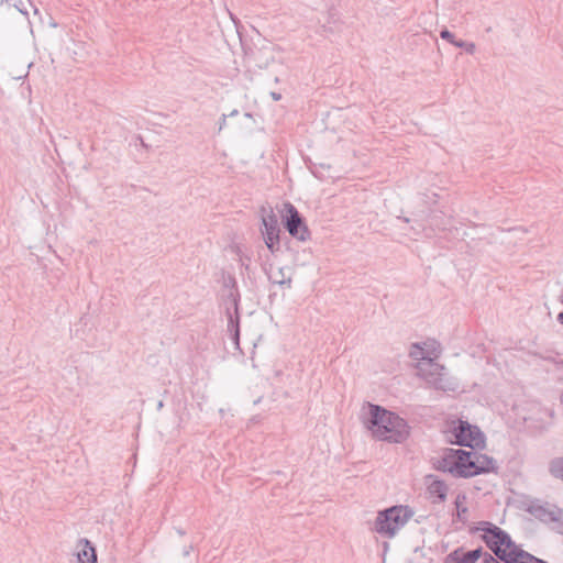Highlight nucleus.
Masks as SVG:
<instances>
[{"label":"nucleus","instance_id":"obj_1","mask_svg":"<svg viewBox=\"0 0 563 563\" xmlns=\"http://www.w3.org/2000/svg\"><path fill=\"white\" fill-rule=\"evenodd\" d=\"M435 468L455 477H472L494 471L496 461L474 450L445 449L443 456L437 461Z\"/></svg>","mask_w":563,"mask_h":563},{"label":"nucleus","instance_id":"obj_2","mask_svg":"<svg viewBox=\"0 0 563 563\" xmlns=\"http://www.w3.org/2000/svg\"><path fill=\"white\" fill-rule=\"evenodd\" d=\"M364 423L373 437L379 441L401 443L410 433L405 419L378 405L368 404Z\"/></svg>","mask_w":563,"mask_h":563},{"label":"nucleus","instance_id":"obj_3","mask_svg":"<svg viewBox=\"0 0 563 563\" xmlns=\"http://www.w3.org/2000/svg\"><path fill=\"white\" fill-rule=\"evenodd\" d=\"M413 512L408 506H393L379 511L374 530L380 536L394 538L409 521Z\"/></svg>","mask_w":563,"mask_h":563},{"label":"nucleus","instance_id":"obj_4","mask_svg":"<svg viewBox=\"0 0 563 563\" xmlns=\"http://www.w3.org/2000/svg\"><path fill=\"white\" fill-rule=\"evenodd\" d=\"M419 376L428 384L441 390H455L457 384L448 373V369L439 364L435 358L417 364Z\"/></svg>","mask_w":563,"mask_h":563},{"label":"nucleus","instance_id":"obj_5","mask_svg":"<svg viewBox=\"0 0 563 563\" xmlns=\"http://www.w3.org/2000/svg\"><path fill=\"white\" fill-rule=\"evenodd\" d=\"M485 525L487 526L483 529L485 531V534L483 536L485 543L498 559L507 561V558L505 556L508 555L507 549L510 551L517 545L514 543L510 536L499 527L489 522H485Z\"/></svg>","mask_w":563,"mask_h":563},{"label":"nucleus","instance_id":"obj_6","mask_svg":"<svg viewBox=\"0 0 563 563\" xmlns=\"http://www.w3.org/2000/svg\"><path fill=\"white\" fill-rule=\"evenodd\" d=\"M30 9L33 10L34 15H38V9L31 0H0V22L5 23L15 14H20L23 21L31 24Z\"/></svg>","mask_w":563,"mask_h":563},{"label":"nucleus","instance_id":"obj_7","mask_svg":"<svg viewBox=\"0 0 563 563\" xmlns=\"http://www.w3.org/2000/svg\"><path fill=\"white\" fill-rule=\"evenodd\" d=\"M285 209L287 216L285 218L284 224L288 233L292 238L302 242L309 240L310 232L307 225L303 223L298 210L291 203H286Z\"/></svg>","mask_w":563,"mask_h":563},{"label":"nucleus","instance_id":"obj_8","mask_svg":"<svg viewBox=\"0 0 563 563\" xmlns=\"http://www.w3.org/2000/svg\"><path fill=\"white\" fill-rule=\"evenodd\" d=\"M455 438L459 445L470 446L472 450L484 445V435L481 430L464 421H460L455 429Z\"/></svg>","mask_w":563,"mask_h":563},{"label":"nucleus","instance_id":"obj_9","mask_svg":"<svg viewBox=\"0 0 563 563\" xmlns=\"http://www.w3.org/2000/svg\"><path fill=\"white\" fill-rule=\"evenodd\" d=\"M262 225L261 229L263 239L265 242V245L271 251L272 254H275L280 245H279V233L280 229L278 227V220L277 217L271 212L266 217H263L262 219Z\"/></svg>","mask_w":563,"mask_h":563},{"label":"nucleus","instance_id":"obj_10","mask_svg":"<svg viewBox=\"0 0 563 563\" xmlns=\"http://www.w3.org/2000/svg\"><path fill=\"white\" fill-rule=\"evenodd\" d=\"M427 492L433 504L443 503L448 495V485L435 475L426 476Z\"/></svg>","mask_w":563,"mask_h":563},{"label":"nucleus","instance_id":"obj_11","mask_svg":"<svg viewBox=\"0 0 563 563\" xmlns=\"http://www.w3.org/2000/svg\"><path fill=\"white\" fill-rule=\"evenodd\" d=\"M506 563H541L542 559H539L518 547L508 551Z\"/></svg>","mask_w":563,"mask_h":563},{"label":"nucleus","instance_id":"obj_12","mask_svg":"<svg viewBox=\"0 0 563 563\" xmlns=\"http://www.w3.org/2000/svg\"><path fill=\"white\" fill-rule=\"evenodd\" d=\"M79 543L82 548L77 552L78 563H97L96 550L87 539H81Z\"/></svg>","mask_w":563,"mask_h":563},{"label":"nucleus","instance_id":"obj_13","mask_svg":"<svg viewBox=\"0 0 563 563\" xmlns=\"http://www.w3.org/2000/svg\"><path fill=\"white\" fill-rule=\"evenodd\" d=\"M432 355H433V351H430L428 349L427 343H422V344L413 343V344H411L410 350H409V356L412 360L418 361V363L433 360L434 357Z\"/></svg>","mask_w":563,"mask_h":563},{"label":"nucleus","instance_id":"obj_14","mask_svg":"<svg viewBox=\"0 0 563 563\" xmlns=\"http://www.w3.org/2000/svg\"><path fill=\"white\" fill-rule=\"evenodd\" d=\"M562 512L558 507H539L536 509L534 515L544 522L555 523Z\"/></svg>","mask_w":563,"mask_h":563},{"label":"nucleus","instance_id":"obj_15","mask_svg":"<svg viewBox=\"0 0 563 563\" xmlns=\"http://www.w3.org/2000/svg\"><path fill=\"white\" fill-rule=\"evenodd\" d=\"M294 269L290 266L278 268L277 273L272 277L273 283L280 286L291 287Z\"/></svg>","mask_w":563,"mask_h":563},{"label":"nucleus","instance_id":"obj_16","mask_svg":"<svg viewBox=\"0 0 563 563\" xmlns=\"http://www.w3.org/2000/svg\"><path fill=\"white\" fill-rule=\"evenodd\" d=\"M445 563H472L468 559L466 552H463L461 549L454 550L451 552L446 559Z\"/></svg>","mask_w":563,"mask_h":563},{"label":"nucleus","instance_id":"obj_17","mask_svg":"<svg viewBox=\"0 0 563 563\" xmlns=\"http://www.w3.org/2000/svg\"><path fill=\"white\" fill-rule=\"evenodd\" d=\"M551 473L555 477L563 479V459L554 460L551 463Z\"/></svg>","mask_w":563,"mask_h":563},{"label":"nucleus","instance_id":"obj_18","mask_svg":"<svg viewBox=\"0 0 563 563\" xmlns=\"http://www.w3.org/2000/svg\"><path fill=\"white\" fill-rule=\"evenodd\" d=\"M453 45L456 47L465 48V51L470 54H474L476 46L472 42H465L462 40H457L456 42H453Z\"/></svg>","mask_w":563,"mask_h":563},{"label":"nucleus","instance_id":"obj_19","mask_svg":"<svg viewBox=\"0 0 563 563\" xmlns=\"http://www.w3.org/2000/svg\"><path fill=\"white\" fill-rule=\"evenodd\" d=\"M466 554L468 555L470 561L472 563H475L482 556L483 550L482 548H477L475 550L466 552Z\"/></svg>","mask_w":563,"mask_h":563},{"label":"nucleus","instance_id":"obj_20","mask_svg":"<svg viewBox=\"0 0 563 563\" xmlns=\"http://www.w3.org/2000/svg\"><path fill=\"white\" fill-rule=\"evenodd\" d=\"M440 36H441V38L450 42L451 44H453V42L457 41V40H455L454 34L452 32H450L448 29H443L440 32Z\"/></svg>","mask_w":563,"mask_h":563},{"label":"nucleus","instance_id":"obj_21","mask_svg":"<svg viewBox=\"0 0 563 563\" xmlns=\"http://www.w3.org/2000/svg\"><path fill=\"white\" fill-rule=\"evenodd\" d=\"M229 327L231 329H234V336H235V340L238 341L239 340V323H238V321L236 322L233 321L232 316H230V319H229Z\"/></svg>","mask_w":563,"mask_h":563},{"label":"nucleus","instance_id":"obj_22","mask_svg":"<svg viewBox=\"0 0 563 563\" xmlns=\"http://www.w3.org/2000/svg\"><path fill=\"white\" fill-rule=\"evenodd\" d=\"M555 530L563 536V510L558 519V521L555 522Z\"/></svg>","mask_w":563,"mask_h":563},{"label":"nucleus","instance_id":"obj_23","mask_svg":"<svg viewBox=\"0 0 563 563\" xmlns=\"http://www.w3.org/2000/svg\"><path fill=\"white\" fill-rule=\"evenodd\" d=\"M465 500V497L464 496H457L456 500H455V505H456V508L457 510L462 511V512H466L467 509L465 507H462V504L464 503Z\"/></svg>","mask_w":563,"mask_h":563},{"label":"nucleus","instance_id":"obj_24","mask_svg":"<svg viewBox=\"0 0 563 563\" xmlns=\"http://www.w3.org/2000/svg\"><path fill=\"white\" fill-rule=\"evenodd\" d=\"M483 563H500L496 558H494L489 553H484L483 555Z\"/></svg>","mask_w":563,"mask_h":563},{"label":"nucleus","instance_id":"obj_25","mask_svg":"<svg viewBox=\"0 0 563 563\" xmlns=\"http://www.w3.org/2000/svg\"><path fill=\"white\" fill-rule=\"evenodd\" d=\"M271 97L273 98V100L275 101H279L282 99V95L278 93V92H275V91H272L271 92Z\"/></svg>","mask_w":563,"mask_h":563},{"label":"nucleus","instance_id":"obj_26","mask_svg":"<svg viewBox=\"0 0 563 563\" xmlns=\"http://www.w3.org/2000/svg\"><path fill=\"white\" fill-rule=\"evenodd\" d=\"M558 321L563 324V311L559 313Z\"/></svg>","mask_w":563,"mask_h":563},{"label":"nucleus","instance_id":"obj_27","mask_svg":"<svg viewBox=\"0 0 563 563\" xmlns=\"http://www.w3.org/2000/svg\"><path fill=\"white\" fill-rule=\"evenodd\" d=\"M236 114H238V110H233V111L230 113V115H231V117H232V115H236Z\"/></svg>","mask_w":563,"mask_h":563},{"label":"nucleus","instance_id":"obj_28","mask_svg":"<svg viewBox=\"0 0 563 563\" xmlns=\"http://www.w3.org/2000/svg\"><path fill=\"white\" fill-rule=\"evenodd\" d=\"M268 65V62H266L265 64H260V67H267Z\"/></svg>","mask_w":563,"mask_h":563},{"label":"nucleus","instance_id":"obj_29","mask_svg":"<svg viewBox=\"0 0 563 563\" xmlns=\"http://www.w3.org/2000/svg\"><path fill=\"white\" fill-rule=\"evenodd\" d=\"M49 24H51L53 27H56V26H57V24H56L55 22H51Z\"/></svg>","mask_w":563,"mask_h":563},{"label":"nucleus","instance_id":"obj_30","mask_svg":"<svg viewBox=\"0 0 563 563\" xmlns=\"http://www.w3.org/2000/svg\"><path fill=\"white\" fill-rule=\"evenodd\" d=\"M560 400H561V404H563V391H562V394L560 396Z\"/></svg>","mask_w":563,"mask_h":563},{"label":"nucleus","instance_id":"obj_31","mask_svg":"<svg viewBox=\"0 0 563 563\" xmlns=\"http://www.w3.org/2000/svg\"><path fill=\"white\" fill-rule=\"evenodd\" d=\"M162 407H163V402H162V401H159V402H158V408H162Z\"/></svg>","mask_w":563,"mask_h":563}]
</instances>
